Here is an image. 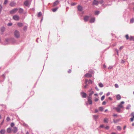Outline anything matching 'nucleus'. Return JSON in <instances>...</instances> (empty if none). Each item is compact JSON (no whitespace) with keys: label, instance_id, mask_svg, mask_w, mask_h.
Here are the masks:
<instances>
[{"label":"nucleus","instance_id":"49530a36","mask_svg":"<svg viewBox=\"0 0 134 134\" xmlns=\"http://www.w3.org/2000/svg\"><path fill=\"white\" fill-rule=\"evenodd\" d=\"M10 118L9 117H8L7 118L6 120L7 121H9L10 120Z\"/></svg>","mask_w":134,"mask_h":134},{"label":"nucleus","instance_id":"20e7f679","mask_svg":"<svg viewBox=\"0 0 134 134\" xmlns=\"http://www.w3.org/2000/svg\"><path fill=\"white\" fill-rule=\"evenodd\" d=\"M13 19L15 20H18L19 19V16L17 15H14L13 17Z\"/></svg>","mask_w":134,"mask_h":134},{"label":"nucleus","instance_id":"37998d69","mask_svg":"<svg viewBox=\"0 0 134 134\" xmlns=\"http://www.w3.org/2000/svg\"><path fill=\"white\" fill-rule=\"evenodd\" d=\"M27 29V27L26 26H25L23 28V30L24 31H25Z\"/></svg>","mask_w":134,"mask_h":134},{"label":"nucleus","instance_id":"0eeeda50","mask_svg":"<svg viewBox=\"0 0 134 134\" xmlns=\"http://www.w3.org/2000/svg\"><path fill=\"white\" fill-rule=\"evenodd\" d=\"M99 2L97 0H94L93 2V5H98Z\"/></svg>","mask_w":134,"mask_h":134},{"label":"nucleus","instance_id":"aec40b11","mask_svg":"<svg viewBox=\"0 0 134 134\" xmlns=\"http://www.w3.org/2000/svg\"><path fill=\"white\" fill-rule=\"evenodd\" d=\"M108 119L105 118H104V122L105 123H108Z\"/></svg>","mask_w":134,"mask_h":134},{"label":"nucleus","instance_id":"e433bc0d","mask_svg":"<svg viewBox=\"0 0 134 134\" xmlns=\"http://www.w3.org/2000/svg\"><path fill=\"white\" fill-rule=\"evenodd\" d=\"M93 83V81H92L91 80H89L88 81V83L89 84H92Z\"/></svg>","mask_w":134,"mask_h":134},{"label":"nucleus","instance_id":"680f3d73","mask_svg":"<svg viewBox=\"0 0 134 134\" xmlns=\"http://www.w3.org/2000/svg\"><path fill=\"white\" fill-rule=\"evenodd\" d=\"M68 73H70L71 72V70L70 69L68 71Z\"/></svg>","mask_w":134,"mask_h":134},{"label":"nucleus","instance_id":"b1692460","mask_svg":"<svg viewBox=\"0 0 134 134\" xmlns=\"http://www.w3.org/2000/svg\"><path fill=\"white\" fill-rule=\"evenodd\" d=\"M12 130L10 128H8L7 129V132L8 133H10Z\"/></svg>","mask_w":134,"mask_h":134},{"label":"nucleus","instance_id":"423d86ee","mask_svg":"<svg viewBox=\"0 0 134 134\" xmlns=\"http://www.w3.org/2000/svg\"><path fill=\"white\" fill-rule=\"evenodd\" d=\"M91 98L90 97H88V101L90 104H91L92 103Z\"/></svg>","mask_w":134,"mask_h":134},{"label":"nucleus","instance_id":"09e8293b","mask_svg":"<svg viewBox=\"0 0 134 134\" xmlns=\"http://www.w3.org/2000/svg\"><path fill=\"white\" fill-rule=\"evenodd\" d=\"M105 128L106 129L108 130L109 129V126H107Z\"/></svg>","mask_w":134,"mask_h":134},{"label":"nucleus","instance_id":"5701e85b","mask_svg":"<svg viewBox=\"0 0 134 134\" xmlns=\"http://www.w3.org/2000/svg\"><path fill=\"white\" fill-rule=\"evenodd\" d=\"M23 11V9L22 8H20L19 9V13H22Z\"/></svg>","mask_w":134,"mask_h":134},{"label":"nucleus","instance_id":"58836bf2","mask_svg":"<svg viewBox=\"0 0 134 134\" xmlns=\"http://www.w3.org/2000/svg\"><path fill=\"white\" fill-rule=\"evenodd\" d=\"M99 110L101 111H102L103 110V107H100L99 108Z\"/></svg>","mask_w":134,"mask_h":134},{"label":"nucleus","instance_id":"3c124183","mask_svg":"<svg viewBox=\"0 0 134 134\" xmlns=\"http://www.w3.org/2000/svg\"><path fill=\"white\" fill-rule=\"evenodd\" d=\"M113 67V66H110L109 67L108 69H112V68Z\"/></svg>","mask_w":134,"mask_h":134},{"label":"nucleus","instance_id":"4c0bfd02","mask_svg":"<svg viewBox=\"0 0 134 134\" xmlns=\"http://www.w3.org/2000/svg\"><path fill=\"white\" fill-rule=\"evenodd\" d=\"M99 11H96L95 12V15H98L99 13Z\"/></svg>","mask_w":134,"mask_h":134},{"label":"nucleus","instance_id":"7c9ffc66","mask_svg":"<svg viewBox=\"0 0 134 134\" xmlns=\"http://www.w3.org/2000/svg\"><path fill=\"white\" fill-rule=\"evenodd\" d=\"M57 8H53V9L52 10V11L54 12H55V11H56V10H57Z\"/></svg>","mask_w":134,"mask_h":134},{"label":"nucleus","instance_id":"1a4fd4ad","mask_svg":"<svg viewBox=\"0 0 134 134\" xmlns=\"http://www.w3.org/2000/svg\"><path fill=\"white\" fill-rule=\"evenodd\" d=\"M85 76L86 77H92L91 74L89 73H87L85 75Z\"/></svg>","mask_w":134,"mask_h":134},{"label":"nucleus","instance_id":"a878e982","mask_svg":"<svg viewBox=\"0 0 134 134\" xmlns=\"http://www.w3.org/2000/svg\"><path fill=\"white\" fill-rule=\"evenodd\" d=\"M20 27H22L23 26V24L22 23H18L17 24Z\"/></svg>","mask_w":134,"mask_h":134},{"label":"nucleus","instance_id":"13d9d810","mask_svg":"<svg viewBox=\"0 0 134 134\" xmlns=\"http://www.w3.org/2000/svg\"><path fill=\"white\" fill-rule=\"evenodd\" d=\"M110 94V92H108L106 94V95L107 96H109Z\"/></svg>","mask_w":134,"mask_h":134},{"label":"nucleus","instance_id":"8fccbe9b","mask_svg":"<svg viewBox=\"0 0 134 134\" xmlns=\"http://www.w3.org/2000/svg\"><path fill=\"white\" fill-rule=\"evenodd\" d=\"M12 25V23H9L8 24V26H11Z\"/></svg>","mask_w":134,"mask_h":134},{"label":"nucleus","instance_id":"2f4dec72","mask_svg":"<svg viewBox=\"0 0 134 134\" xmlns=\"http://www.w3.org/2000/svg\"><path fill=\"white\" fill-rule=\"evenodd\" d=\"M134 22V18L131 19L130 21V22L131 23H133Z\"/></svg>","mask_w":134,"mask_h":134},{"label":"nucleus","instance_id":"6e6552de","mask_svg":"<svg viewBox=\"0 0 134 134\" xmlns=\"http://www.w3.org/2000/svg\"><path fill=\"white\" fill-rule=\"evenodd\" d=\"M124 102L122 101L118 105V106L120 108H123V106L122 105V104H124Z\"/></svg>","mask_w":134,"mask_h":134},{"label":"nucleus","instance_id":"4be33fe9","mask_svg":"<svg viewBox=\"0 0 134 134\" xmlns=\"http://www.w3.org/2000/svg\"><path fill=\"white\" fill-rule=\"evenodd\" d=\"M93 116L94 117V118L95 120H96L97 119H98V116L97 115H93Z\"/></svg>","mask_w":134,"mask_h":134},{"label":"nucleus","instance_id":"c9c22d12","mask_svg":"<svg viewBox=\"0 0 134 134\" xmlns=\"http://www.w3.org/2000/svg\"><path fill=\"white\" fill-rule=\"evenodd\" d=\"M104 98H105L104 96L103 95V96H102L101 98V100L102 101L104 99Z\"/></svg>","mask_w":134,"mask_h":134},{"label":"nucleus","instance_id":"c03bdc74","mask_svg":"<svg viewBox=\"0 0 134 134\" xmlns=\"http://www.w3.org/2000/svg\"><path fill=\"white\" fill-rule=\"evenodd\" d=\"M115 87H116V88H117L119 87V86L117 84H115Z\"/></svg>","mask_w":134,"mask_h":134},{"label":"nucleus","instance_id":"c756f323","mask_svg":"<svg viewBox=\"0 0 134 134\" xmlns=\"http://www.w3.org/2000/svg\"><path fill=\"white\" fill-rule=\"evenodd\" d=\"M94 93V92L93 91H92L89 94V96H90L89 97H90L91 96L92 94H93Z\"/></svg>","mask_w":134,"mask_h":134},{"label":"nucleus","instance_id":"f704fd0d","mask_svg":"<svg viewBox=\"0 0 134 134\" xmlns=\"http://www.w3.org/2000/svg\"><path fill=\"white\" fill-rule=\"evenodd\" d=\"M131 107V105L130 104H129L126 107V109H129Z\"/></svg>","mask_w":134,"mask_h":134},{"label":"nucleus","instance_id":"6e6d98bb","mask_svg":"<svg viewBox=\"0 0 134 134\" xmlns=\"http://www.w3.org/2000/svg\"><path fill=\"white\" fill-rule=\"evenodd\" d=\"M98 99L97 98H95L94 100L96 102H97L98 101Z\"/></svg>","mask_w":134,"mask_h":134},{"label":"nucleus","instance_id":"f03ea898","mask_svg":"<svg viewBox=\"0 0 134 134\" xmlns=\"http://www.w3.org/2000/svg\"><path fill=\"white\" fill-rule=\"evenodd\" d=\"M14 35L16 37L19 38L20 36L19 32L17 30L15 31L14 32Z\"/></svg>","mask_w":134,"mask_h":134},{"label":"nucleus","instance_id":"7ed1b4c3","mask_svg":"<svg viewBox=\"0 0 134 134\" xmlns=\"http://www.w3.org/2000/svg\"><path fill=\"white\" fill-rule=\"evenodd\" d=\"M18 9V8L14 9L10 11V13L11 14H14L16 13Z\"/></svg>","mask_w":134,"mask_h":134},{"label":"nucleus","instance_id":"a211bd4d","mask_svg":"<svg viewBox=\"0 0 134 134\" xmlns=\"http://www.w3.org/2000/svg\"><path fill=\"white\" fill-rule=\"evenodd\" d=\"M116 99L117 100H120L121 98V97L119 94H118L116 96Z\"/></svg>","mask_w":134,"mask_h":134},{"label":"nucleus","instance_id":"de8ad7c7","mask_svg":"<svg viewBox=\"0 0 134 134\" xmlns=\"http://www.w3.org/2000/svg\"><path fill=\"white\" fill-rule=\"evenodd\" d=\"M88 81V80L87 79H86L85 81V83L86 84H87V82Z\"/></svg>","mask_w":134,"mask_h":134},{"label":"nucleus","instance_id":"f257e3e1","mask_svg":"<svg viewBox=\"0 0 134 134\" xmlns=\"http://www.w3.org/2000/svg\"><path fill=\"white\" fill-rule=\"evenodd\" d=\"M15 42V40L13 38H7L4 42V44L7 45L10 43H14Z\"/></svg>","mask_w":134,"mask_h":134},{"label":"nucleus","instance_id":"603ef678","mask_svg":"<svg viewBox=\"0 0 134 134\" xmlns=\"http://www.w3.org/2000/svg\"><path fill=\"white\" fill-rule=\"evenodd\" d=\"M106 104V103L105 101H103L102 103V104L103 105H105Z\"/></svg>","mask_w":134,"mask_h":134},{"label":"nucleus","instance_id":"39448f33","mask_svg":"<svg viewBox=\"0 0 134 134\" xmlns=\"http://www.w3.org/2000/svg\"><path fill=\"white\" fill-rule=\"evenodd\" d=\"M81 95L82 96V97L84 98H85L87 95L86 94L83 92H81Z\"/></svg>","mask_w":134,"mask_h":134},{"label":"nucleus","instance_id":"dca6fc26","mask_svg":"<svg viewBox=\"0 0 134 134\" xmlns=\"http://www.w3.org/2000/svg\"><path fill=\"white\" fill-rule=\"evenodd\" d=\"M95 21V18H92L90 20V22L92 23L94 22Z\"/></svg>","mask_w":134,"mask_h":134},{"label":"nucleus","instance_id":"ddd939ff","mask_svg":"<svg viewBox=\"0 0 134 134\" xmlns=\"http://www.w3.org/2000/svg\"><path fill=\"white\" fill-rule=\"evenodd\" d=\"M89 18V16H86L84 17V20L85 21H88Z\"/></svg>","mask_w":134,"mask_h":134},{"label":"nucleus","instance_id":"bb28decb","mask_svg":"<svg viewBox=\"0 0 134 134\" xmlns=\"http://www.w3.org/2000/svg\"><path fill=\"white\" fill-rule=\"evenodd\" d=\"M98 85L99 86L101 87H103L104 86L103 84L101 83H99Z\"/></svg>","mask_w":134,"mask_h":134},{"label":"nucleus","instance_id":"9d476101","mask_svg":"<svg viewBox=\"0 0 134 134\" xmlns=\"http://www.w3.org/2000/svg\"><path fill=\"white\" fill-rule=\"evenodd\" d=\"M12 131L14 133L18 131L17 128L16 127H14L13 129L12 130Z\"/></svg>","mask_w":134,"mask_h":134},{"label":"nucleus","instance_id":"6ab92c4d","mask_svg":"<svg viewBox=\"0 0 134 134\" xmlns=\"http://www.w3.org/2000/svg\"><path fill=\"white\" fill-rule=\"evenodd\" d=\"M116 110L118 112H120V111L121 108L120 107H118L115 108Z\"/></svg>","mask_w":134,"mask_h":134},{"label":"nucleus","instance_id":"864d4df0","mask_svg":"<svg viewBox=\"0 0 134 134\" xmlns=\"http://www.w3.org/2000/svg\"><path fill=\"white\" fill-rule=\"evenodd\" d=\"M134 119L132 118H131L130 119V120L131 121H133L134 120Z\"/></svg>","mask_w":134,"mask_h":134},{"label":"nucleus","instance_id":"338daca9","mask_svg":"<svg viewBox=\"0 0 134 134\" xmlns=\"http://www.w3.org/2000/svg\"><path fill=\"white\" fill-rule=\"evenodd\" d=\"M76 3H74L72 4V5H74L76 4Z\"/></svg>","mask_w":134,"mask_h":134},{"label":"nucleus","instance_id":"9b49d317","mask_svg":"<svg viewBox=\"0 0 134 134\" xmlns=\"http://www.w3.org/2000/svg\"><path fill=\"white\" fill-rule=\"evenodd\" d=\"M16 5V3L14 2H11L10 4L9 5L11 7H14Z\"/></svg>","mask_w":134,"mask_h":134},{"label":"nucleus","instance_id":"4d7b16f0","mask_svg":"<svg viewBox=\"0 0 134 134\" xmlns=\"http://www.w3.org/2000/svg\"><path fill=\"white\" fill-rule=\"evenodd\" d=\"M99 127L100 128H103V127H104V125H101Z\"/></svg>","mask_w":134,"mask_h":134},{"label":"nucleus","instance_id":"69168bd1","mask_svg":"<svg viewBox=\"0 0 134 134\" xmlns=\"http://www.w3.org/2000/svg\"><path fill=\"white\" fill-rule=\"evenodd\" d=\"M98 110L97 109H96L95 110V113H97L98 112Z\"/></svg>","mask_w":134,"mask_h":134},{"label":"nucleus","instance_id":"f8f14e48","mask_svg":"<svg viewBox=\"0 0 134 134\" xmlns=\"http://www.w3.org/2000/svg\"><path fill=\"white\" fill-rule=\"evenodd\" d=\"M59 3V1L58 0L56 1L55 2H54L53 4V6L54 7L57 5Z\"/></svg>","mask_w":134,"mask_h":134},{"label":"nucleus","instance_id":"0e129e2a","mask_svg":"<svg viewBox=\"0 0 134 134\" xmlns=\"http://www.w3.org/2000/svg\"><path fill=\"white\" fill-rule=\"evenodd\" d=\"M92 88H91V89L89 90L88 91V92H91L92 91Z\"/></svg>","mask_w":134,"mask_h":134},{"label":"nucleus","instance_id":"c85d7f7f","mask_svg":"<svg viewBox=\"0 0 134 134\" xmlns=\"http://www.w3.org/2000/svg\"><path fill=\"white\" fill-rule=\"evenodd\" d=\"M119 121V120H113V122L115 124L116 123H117Z\"/></svg>","mask_w":134,"mask_h":134},{"label":"nucleus","instance_id":"5fc2aeb1","mask_svg":"<svg viewBox=\"0 0 134 134\" xmlns=\"http://www.w3.org/2000/svg\"><path fill=\"white\" fill-rule=\"evenodd\" d=\"M123 47H124L123 46H121L119 48V49L120 50H121L123 48Z\"/></svg>","mask_w":134,"mask_h":134},{"label":"nucleus","instance_id":"393cba45","mask_svg":"<svg viewBox=\"0 0 134 134\" xmlns=\"http://www.w3.org/2000/svg\"><path fill=\"white\" fill-rule=\"evenodd\" d=\"M5 131L4 129H2L0 131V133L2 134H4L5 133Z\"/></svg>","mask_w":134,"mask_h":134},{"label":"nucleus","instance_id":"ea45409f","mask_svg":"<svg viewBox=\"0 0 134 134\" xmlns=\"http://www.w3.org/2000/svg\"><path fill=\"white\" fill-rule=\"evenodd\" d=\"M99 2L100 4H102L104 2V1L103 0H100Z\"/></svg>","mask_w":134,"mask_h":134},{"label":"nucleus","instance_id":"2eb2a0df","mask_svg":"<svg viewBox=\"0 0 134 134\" xmlns=\"http://www.w3.org/2000/svg\"><path fill=\"white\" fill-rule=\"evenodd\" d=\"M77 9L78 10L81 11L82 9V8L81 6L79 5L77 7Z\"/></svg>","mask_w":134,"mask_h":134},{"label":"nucleus","instance_id":"412c9836","mask_svg":"<svg viewBox=\"0 0 134 134\" xmlns=\"http://www.w3.org/2000/svg\"><path fill=\"white\" fill-rule=\"evenodd\" d=\"M129 40L134 41V36H131L129 37Z\"/></svg>","mask_w":134,"mask_h":134},{"label":"nucleus","instance_id":"a18cd8bd","mask_svg":"<svg viewBox=\"0 0 134 134\" xmlns=\"http://www.w3.org/2000/svg\"><path fill=\"white\" fill-rule=\"evenodd\" d=\"M131 115L132 116V118L134 119V113H132L131 114Z\"/></svg>","mask_w":134,"mask_h":134},{"label":"nucleus","instance_id":"72a5a7b5","mask_svg":"<svg viewBox=\"0 0 134 134\" xmlns=\"http://www.w3.org/2000/svg\"><path fill=\"white\" fill-rule=\"evenodd\" d=\"M125 37H126V39L127 40L129 39V38L128 35L127 34L126 35H125Z\"/></svg>","mask_w":134,"mask_h":134},{"label":"nucleus","instance_id":"79ce46f5","mask_svg":"<svg viewBox=\"0 0 134 134\" xmlns=\"http://www.w3.org/2000/svg\"><path fill=\"white\" fill-rule=\"evenodd\" d=\"M14 125V123L13 122H12L10 124L11 126L12 127H13Z\"/></svg>","mask_w":134,"mask_h":134},{"label":"nucleus","instance_id":"a19ab883","mask_svg":"<svg viewBox=\"0 0 134 134\" xmlns=\"http://www.w3.org/2000/svg\"><path fill=\"white\" fill-rule=\"evenodd\" d=\"M117 129L118 130H119L121 129V127L119 126H118L117 127Z\"/></svg>","mask_w":134,"mask_h":134},{"label":"nucleus","instance_id":"cd10ccee","mask_svg":"<svg viewBox=\"0 0 134 134\" xmlns=\"http://www.w3.org/2000/svg\"><path fill=\"white\" fill-rule=\"evenodd\" d=\"M42 15V13L41 12H39L37 16L38 17H40Z\"/></svg>","mask_w":134,"mask_h":134},{"label":"nucleus","instance_id":"f3484780","mask_svg":"<svg viewBox=\"0 0 134 134\" xmlns=\"http://www.w3.org/2000/svg\"><path fill=\"white\" fill-rule=\"evenodd\" d=\"M5 28L4 27H2L1 29V34H2L3 32L5 31Z\"/></svg>","mask_w":134,"mask_h":134},{"label":"nucleus","instance_id":"473e14b6","mask_svg":"<svg viewBox=\"0 0 134 134\" xmlns=\"http://www.w3.org/2000/svg\"><path fill=\"white\" fill-rule=\"evenodd\" d=\"M8 0H5L4 1V4H5V5L6 4H7V3H8Z\"/></svg>","mask_w":134,"mask_h":134},{"label":"nucleus","instance_id":"bf43d9fd","mask_svg":"<svg viewBox=\"0 0 134 134\" xmlns=\"http://www.w3.org/2000/svg\"><path fill=\"white\" fill-rule=\"evenodd\" d=\"M125 62V61L124 60H121V63H124Z\"/></svg>","mask_w":134,"mask_h":134},{"label":"nucleus","instance_id":"052dcab7","mask_svg":"<svg viewBox=\"0 0 134 134\" xmlns=\"http://www.w3.org/2000/svg\"><path fill=\"white\" fill-rule=\"evenodd\" d=\"M95 88L97 91H98L99 90L97 86H96L95 87Z\"/></svg>","mask_w":134,"mask_h":134},{"label":"nucleus","instance_id":"e2e57ef3","mask_svg":"<svg viewBox=\"0 0 134 134\" xmlns=\"http://www.w3.org/2000/svg\"><path fill=\"white\" fill-rule=\"evenodd\" d=\"M88 86V85L87 84H86V85L84 86V87L85 88H86L87 87V86Z\"/></svg>","mask_w":134,"mask_h":134},{"label":"nucleus","instance_id":"774afa93","mask_svg":"<svg viewBox=\"0 0 134 134\" xmlns=\"http://www.w3.org/2000/svg\"><path fill=\"white\" fill-rule=\"evenodd\" d=\"M106 66L105 65V64H104L103 65V67L104 68H106Z\"/></svg>","mask_w":134,"mask_h":134},{"label":"nucleus","instance_id":"4468645a","mask_svg":"<svg viewBox=\"0 0 134 134\" xmlns=\"http://www.w3.org/2000/svg\"><path fill=\"white\" fill-rule=\"evenodd\" d=\"M24 4L26 6H28L29 4V1L26 0L25 1L24 3Z\"/></svg>","mask_w":134,"mask_h":134}]
</instances>
